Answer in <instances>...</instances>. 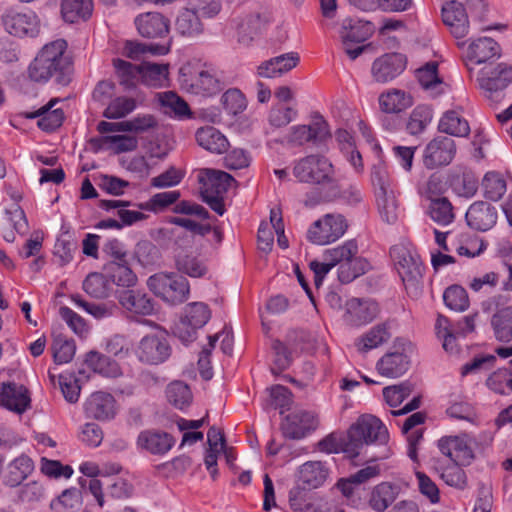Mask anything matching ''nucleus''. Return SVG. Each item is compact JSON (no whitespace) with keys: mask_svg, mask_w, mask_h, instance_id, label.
I'll list each match as a JSON object with an SVG mask.
<instances>
[{"mask_svg":"<svg viewBox=\"0 0 512 512\" xmlns=\"http://www.w3.org/2000/svg\"><path fill=\"white\" fill-rule=\"evenodd\" d=\"M67 42L57 39L45 44L28 66V77L36 83L45 84L54 80L66 86L71 81V60L66 55Z\"/></svg>","mask_w":512,"mask_h":512,"instance_id":"f257e3e1","label":"nucleus"},{"mask_svg":"<svg viewBox=\"0 0 512 512\" xmlns=\"http://www.w3.org/2000/svg\"><path fill=\"white\" fill-rule=\"evenodd\" d=\"M178 82L186 92L203 97L214 96L225 87L219 71L200 59L189 60L179 68Z\"/></svg>","mask_w":512,"mask_h":512,"instance_id":"f03ea898","label":"nucleus"},{"mask_svg":"<svg viewBox=\"0 0 512 512\" xmlns=\"http://www.w3.org/2000/svg\"><path fill=\"white\" fill-rule=\"evenodd\" d=\"M388 438V430L379 418L363 415L348 430L345 453L357 457L364 444H385Z\"/></svg>","mask_w":512,"mask_h":512,"instance_id":"7ed1b4c3","label":"nucleus"},{"mask_svg":"<svg viewBox=\"0 0 512 512\" xmlns=\"http://www.w3.org/2000/svg\"><path fill=\"white\" fill-rule=\"evenodd\" d=\"M481 310L489 315L494 338L503 343L512 341V303L507 294H494L481 302Z\"/></svg>","mask_w":512,"mask_h":512,"instance_id":"20e7f679","label":"nucleus"},{"mask_svg":"<svg viewBox=\"0 0 512 512\" xmlns=\"http://www.w3.org/2000/svg\"><path fill=\"white\" fill-rule=\"evenodd\" d=\"M293 174L302 183L330 184L333 188L337 187L334 167L321 155L312 154L295 161Z\"/></svg>","mask_w":512,"mask_h":512,"instance_id":"39448f33","label":"nucleus"},{"mask_svg":"<svg viewBox=\"0 0 512 512\" xmlns=\"http://www.w3.org/2000/svg\"><path fill=\"white\" fill-rule=\"evenodd\" d=\"M147 286L157 297L172 305L185 302L190 293L188 280L177 273H156L147 279Z\"/></svg>","mask_w":512,"mask_h":512,"instance_id":"423d86ee","label":"nucleus"},{"mask_svg":"<svg viewBox=\"0 0 512 512\" xmlns=\"http://www.w3.org/2000/svg\"><path fill=\"white\" fill-rule=\"evenodd\" d=\"M209 307L202 302L188 304L179 322L175 324L173 333L184 344L196 339L197 330L202 328L210 319Z\"/></svg>","mask_w":512,"mask_h":512,"instance_id":"0eeeda50","label":"nucleus"},{"mask_svg":"<svg viewBox=\"0 0 512 512\" xmlns=\"http://www.w3.org/2000/svg\"><path fill=\"white\" fill-rule=\"evenodd\" d=\"M348 228L341 214H326L315 221L307 231V239L317 245H327L341 238Z\"/></svg>","mask_w":512,"mask_h":512,"instance_id":"6e6552de","label":"nucleus"},{"mask_svg":"<svg viewBox=\"0 0 512 512\" xmlns=\"http://www.w3.org/2000/svg\"><path fill=\"white\" fill-rule=\"evenodd\" d=\"M171 353V348L164 331H157L145 335L136 349L140 362L148 365H158L165 362Z\"/></svg>","mask_w":512,"mask_h":512,"instance_id":"1a4fd4ad","label":"nucleus"},{"mask_svg":"<svg viewBox=\"0 0 512 512\" xmlns=\"http://www.w3.org/2000/svg\"><path fill=\"white\" fill-rule=\"evenodd\" d=\"M390 256L403 282L415 283L422 278L424 267L418 254L404 244L390 249Z\"/></svg>","mask_w":512,"mask_h":512,"instance_id":"9d476101","label":"nucleus"},{"mask_svg":"<svg viewBox=\"0 0 512 512\" xmlns=\"http://www.w3.org/2000/svg\"><path fill=\"white\" fill-rule=\"evenodd\" d=\"M6 32L15 37H36L40 32V20L33 11L20 12L9 9L1 17Z\"/></svg>","mask_w":512,"mask_h":512,"instance_id":"9b49d317","label":"nucleus"},{"mask_svg":"<svg viewBox=\"0 0 512 512\" xmlns=\"http://www.w3.org/2000/svg\"><path fill=\"white\" fill-rule=\"evenodd\" d=\"M330 137L331 134L327 122L319 116L311 125H296L291 127L285 137V141L293 146H303L308 142L319 145Z\"/></svg>","mask_w":512,"mask_h":512,"instance_id":"f8f14e48","label":"nucleus"},{"mask_svg":"<svg viewBox=\"0 0 512 512\" xmlns=\"http://www.w3.org/2000/svg\"><path fill=\"white\" fill-rule=\"evenodd\" d=\"M0 407L22 415L31 408V395L28 388L14 381L0 383Z\"/></svg>","mask_w":512,"mask_h":512,"instance_id":"ddd939ff","label":"nucleus"},{"mask_svg":"<svg viewBox=\"0 0 512 512\" xmlns=\"http://www.w3.org/2000/svg\"><path fill=\"white\" fill-rule=\"evenodd\" d=\"M455 153V141L447 136H438L425 147L423 163L428 169L448 165L453 160Z\"/></svg>","mask_w":512,"mask_h":512,"instance_id":"4468645a","label":"nucleus"},{"mask_svg":"<svg viewBox=\"0 0 512 512\" xmlns=\"http://www.w3.org/2000/svg\"><path fill=\"white\" fill-rule=\"evenodd\" d=\"M477 80L486 96L493 99L495 93L504 90L512 82V66L499 63L495 67H484Z\"/></svg>","mask_w":512,"mask_h":512,"instance_id":"2eb2a0df","label":"nucleus"},{"mask_svg":"<svg viewBox=\"0 0 512 512\" xmlns=\"http://www.w3.org/2000/svg\"><path fill=\"white\" fill-rule=\"evenodd\" d=\"M406 57L401 53H386L374 60L371 67L373 79L387 83L398 77L406 68Z\"/></svg>","mask_w":512,"mask_h":512,"instance_id":"dca6fc26","label":"nucleus"},{"mask_svg":"<svg viewBox=\"0 0 512 512\" xmlns=\"http://www.w3.org/2000/svg\"><path fill=\"white\" fill-rule=\"evenodd\" d=\"M138 33L148 39L167 38L170 33V21L160 12H145L134 19Z\"/></svg>","mask_w":512,"mask_h":512,"instance_id":"f3484780","label":"nucleus"},{"mask_svg":"<svg viewBox=\"0 0 512 512\" xmlns=\"http://www.w3.org/2000/svg\"><path fill=\"white\" fill-rule=\"evenodd\" d=\"M175 438L168 432L158 429H146L139 433L136 445L139 450L151 455L162 456L175 445Z\"/></svg>","mask_w":512,"mask_h":512,"instance_id":"a211bd4d","label":"nucleus"},{"mask_svg":"<svg viewBox=\"0 0 512 512\" xmlns=\"http://www.w3.org/2000/svg\"><path fill=\"white\" fill-rule=\"evenodd\" d=\"M317 425V418L312 412L296 411L286 416L281 429L284 437L299 440L314 431Z\"/></svg>","mask_w":512,"mask_h":512,"instance_id":"6ab92c4d","label":"nucleus"},{"mask_svg":"<svg viewBox=\"0 0 512 512\" xmlns=\"http://www.w3.org/2000/svg\"><path fill=\"white\" fill-rule=\"evenodd\" d=\"M470 228L485 232L497 223L498 211L495 206L485 201H476L470 205L465 215Z\"/></svg>","mask_w":512,"mask_h":512,"instance_id":"aec40b11","label":"nucleus"},{"mask_svg":"<svg viewBox=\"0 0 512 512\" xmlns=\"http://www.w3.org/2000/svg\"><path fill=\"white\" fill-rule=\"evenodd\" d=\"M442 454L458 465H469L474 459L473 450L466 437L446 436L438 441Z\"/></svg>","mask_w":512,"mask_h":512,"instance_id":"412c9836","label":"nucleus"},{"mask_svg":"<svg viewBox=\"0 0 512 512\" xmlns=\"http://www.w3.org/2000/svg\"><path fill=\"white\" fill-rule=\"evenodd\" d=\"M444 24L456 39L464 38L469 32V20L462 3L455 0L447 2L442 7Z\"/></svg>","mask_w":512,"mask_h":512,"instance_id":"4be33fe9","label":"nucleus"},{"mask_svg":"<svg viewBox=\"0 0 512 512\" xmlns=\"http://www.w3.org/2000/svg\"><path fill=\"white\" fill-rule=\"evenodd\" d=\"M118 300L120 305L129 313L140 316H150L156 311V302L147 293L140 290L122 291Z\"/></svg>","mask_w":512,"mask_h":512,"instance_id":"5701e85b","label":"nucleus"},{"mask_svg":"<svg viewBox=\"0 0 512 512\" xmlns=\"http://www.w3.org/2000/svg\"><path fill=\"white\" fill-rule=\"evenodd\" d=\"M300 61L296 52L285 53L263 61L257 66L256 74L262 78H277L295 68Z\"/></svg>","mask_w":512,"mask_h":512,"instance_id":"b1692460","label":"nucleus"},{"mask_svg":"<svg viewBox=\"0 0 512 512\" xmlns=\"http://www.w3.org/2000/svg\"><path fill=\"white\" fill-rule=\"evenodd\" d=\"M500 55V46L494 39L480 37L469 44L465 64L468 69L471 70L472 68L469 66L470 63L479 65L493 58H499Z\"/></svg>","mask_w":512,"mask_h":512,"instance_id":"393cba45","label":"nucleus"},{"mask_svg":"<svg viewBox=\"0 0 512 512\" xmlns=\"http://www.w3.org/2000/svg\"><path fill=\"white\" fill-rule=\"evenodd\" d=\"M378 314V305L371 300L352 298L346 302L345 319L353 326L370 323Z\"/></svg>","mask_w":512,"mask_h":512,"instance_id":"a878e982","label":"nucleus"},{"mask_svg":"<svg viewBox=\"0 0 512 512\" xmlns=\"http://www.w3.org/2000/svg\"><path fill=\"white\" fill-rule=\"evenodd\" d=\"M204 177L200 178L202 183L201 195L224 196L235 179L228 173L220 170L204 169Z\"/></svg>","mask_w":512,"mask_h":512,"instance_id":"bb28decb","label":"nucleus"},{"mask_svg":"<svg viewBox=\"0 0 512 512\" xmlns=\"http://www.w3.org/2000/svg\"><path fill=\"white\" fill-rule=\"evenodd\" d=\"M58 99H51L46 105L34 112H25V118H39L38 127L43 131H54L59 128L64 120V112L60 108L53 109Z\"/></svg>","mask_w":512,"mask_h":512,"instance_id":"cd10ccee","label":"nucleus"},{"mask_svg":"<svg viewBox=\"0 0 512 512\" xmlns=\"http://www.w3.org/2000/svg\"><path fill=\"white\" fill-rule=\"evenodd\" d=\"M410 367L409 357L402 352H389L383 355L376 364L380 375L397 378L405 374Z\"/></svg>","mask_w":512,"mask_h":512,"instance_id":"c85d7f7f","label":"nucleus"},{"mask_svg":"<svg viewBox=\"0 0 512 512\" xmlns=\"http://www.w3.org/2000/svg\"><path fill=\"white\" fill-rule=\"evenodd\" d=\"M267 19L259 12L250 13L237 24V39L244 46H249L261 33Z\"/></svg>","mask_w":512,"mask_h":512,"instance_id":"c756f323","label":"nucleus"},{"mask_svg":"<svg viewBox=\"0 0 512 512\" xmlns=\"http://www.w3.org/2000/svg\"><path fill=\"white\" fill-rule=\"evenodd\" d=\"M114 398L105 392L93 393L85 403V412L89 417L107 420L114 417Z\"/></svg>","mask_w":512,"mask_h":512,"instance_id":"7c9ffc66","label":"nucleus"},{"mask_svg":"<svg viewBox=\"0 0 512 512\" xmlns=\"http://www.w3.org/2000/svg\"><path fill=\"white\" fill-rule=\"evenodd\" d=\"M373 31L374 27L369 21L364 22L359 19L345 18L342 21L340 37L342 43H348V41L361 43L367 40L373 34Z\"/></svg>","mask_w":512,"mask_h":512,"instance_id":"2f4dec72","label":"nucleus"},{"mask_svg":"<svg viewBox=\"0 0 512 512\" xmlns=\"http://www.w3.org/2000/svg\"><path fill=\"white\" fill-rule=\"evenodd\" d=\"M328 476V469L321 461H308L299 470V483L303 489H315L321 486Z\"/></svg>","mask_w":512,"mask_h":512,"instance_id":"473e14b6","label":"nucleus"},{"mask_svg":"<svg viewBox=\"0 0 512 512\" xmlns=\"http://www.w3.org/2000/svg\"><path fill=\"white\" fill-rule=\"evenodd\" d=\"M398 494V486L390 482H381L372 489L368 504L372 510L384 512L396 500Z\"/></svg>","mask_w":512,"mask_h":512,"instance_id":"72a5a7b5","label":"nucleus"},{"mask_svg":"<svg viewBox=\"0 0 512 512\" xmlns=\"http://www.w3.org/2000/svg\"><path fill=\"white\" fill-rule=\"evenodd\" d=\"M34 463L27 455H20L7 465L4 484L9 487L19 486L33 472Z\"/></svg>","mask_w":512,"mask_h":512,"instance_id":"f704fd0d","label":"nucleus"},{"mask_svg":"<svg viewBox=\"0 0 512 512\" xmlns=\"http://www.w3.org/2000/svg\"><path fill=\"white\" fill-rule=\"evenodd\" d=\"M196 140L202 148L216 154L226 152L229 146L226 137L212 126L199 128L196 132Z\"/></svg>","mask_w":512,"mask_h":512,"instance_id":"c9c22d12","label":"nucleus"},{"mask_svg":"<svg viewBox=\"0 0 512 512\" xmlns=\"http://www.w3.org/2000/svg\"><path fill=\"white\" fill-rule=\"evenodd\" d=\"M85 363L95 373L104 377L116 378L122 375L121 368L115 360L97 351H90L86 355Z\"/></svg>","mask_w":512,"mask_h":512,"instance_id":"e433bc0d","label":"nucleus"},{"mask_svg":"<svg viewBox=\"0 0 512 512\" xmlns=\"http://www.w3.org/2000/svg\"><path fill=\"white\" fill-rule=\"evenodd\" d=\"M438 129L442 133L456 137H466L470 133L468 121L455 110L446 111L442 115Z\"/></svg>","mask_w":512,"mask_h":512,"instance_id":"4c0bfd02","label":"nucleus"},{"mask_svg":"<svg viewBox=\"0 0 512 512\" xmlns=\"http://www.w3.org/2000/svg\"><path fill=\"white\" fill-rule=\"evenodd\" d=\"M391 337L386 324H378L359 337L355 346L359 352L365 353L386 343Z\"/></svg>","mask_w":512,"mask_h":512,"instance_id":"58836bf2","label":"nucleus"},{"mask_svg":"<svg viewBox=\"0 0 512 512\" xmlns=\"http://www.w3.org/2000/svg\"><path fill=\"white\" fill-rule=\"evenodd\" d=\"M93 10L91 0H62L61 13L63 19L68 23H75L79 20L88 19Z\"/></svg>","mask_w":512,"mask_h":512,"instance_id":"ea45409f","label":"nucleus"},{"mask_svg":"<svg viewBox=\"0 0 512 512\" xmlns=\"http://www.w3.org/2000/svg\"><path fill=\"white\" fill-rule=\"evenodd\" d=\"M375 197L381 219L388 224L395 223L399 213L395 189L376 192Z\"/></svg>","mask_w":512,"mask_h":512,"instance_id":"a19ab883","label":"nucleus"},{"mask_svg":"<svg viewBox=\"0 0 512 512\" xmlns=\"http://www.w3.org/2000/svg\"><path fill=\"white\" fill-rule=\"evenodd\" d=\"M370 268L371 266L367 259L355 255L338 267V279L341 283H350L368 272Z\"/></svg>","mask_w":512,"mask_h":512,"instance_id":"79ce46f5","label":"nucleus"},{"mask_svg":"<svg viewBox=\"0 0 512 512\" xmlns=\"http://www.w3.org/2000/svg\"><path fill=\"white\" fill-rule=\"evenodd\" d=\"M168 69V64L143 62L141 64L140 78L147 86L163 87L168 81Z\"/></svg>","mask_w":512,"mask_h":512,"instance_id":"37998d69","label":"nucleus"},{"mask_svg":"<svg viewBox=\"0 0 512 512\" xmlns=\"http://www.w3.org/2000/svg\"><path fill=\"white\" fill-rule=\"evenodd\" d=\"M104 270L113 283L118 286L131 287L137 282V276L128 266L127 260L122 262H108Z\"/></svg>","mask_w":512,"mask_h":512,"instance_id":"c03bdc74","label":"nucleus"},{"mask_svg":"<svg viewBox=\"0 0 512 512\" xmlns=\"http://www.w3.org/2000/svg\"><path fill=\"white\" fill-rule=\"evenodd\" d=\"M176 31L182 36L195 37L202 33L203 25L196 11L183 9L175 21Z\"/></svg>","mask_w":512,"mask_h":512,"instance_id":"a18cd8bd","label":"nucleus"},{"mask_svg":"<svg viewBox=\"0 0 512 512\" xmlns=\"http://www.w3.org/2000/svg\"><path fill=\"white\" fill-rule=\"evenodd\" d=\"M159 101L166 115L179 119L191 115L187 102L172 91L161 93Z\"/></svg>","mask_w":512,"mask_h":512,"instance_id":"49530a36","label":"nucleus"},{"mask_svg":"<svg viewBox=\"0 0 512 512\" xmlns=\"http://www.w3.org/2000/svg\"><path fill=\"white\" fill-rule=\"evenodd\" d=\"M128 205L130 202L122 200H101L99 202V207L106 211L117 209V215L121 220L120 224L123 226H130L146 218L142 212L126 209Z\"/></svg>","mask_w":512,"mask_h":512,"instance_id":"de8ad7c7","label":"nucleus"},{"mask_svg":"<svg viewBox=\"0 0 512 512\" xmlns=\"http://www.w3.org/2000/svg\"><path fill=\"white\" fill-rule=\"evenodd\" d=\"M382 111L386 113H398L411 106V97L401 90H392L379 97Z\"/></svg>","mask_w":512,"mask_h":512,"instance_id":"09e8293b","label":"nucleus"},{"mask_svg":"<svg viewBox=\"0 0 512 512\" xmlns=\"http://www.w3.org/2000/svg\"><path fill=\"white\" fill-rule=\"evenodd\" d=\"M484 197L492 201L500 200L506 192L505 179L497 172H487L482 180Z\"/></svg>","mask_w":512,"mask_h":512,"instance_id":"8fccbe9b","label":"nucleus"},{"mask_svg":"<svg viewBox=\"0 0 512 512\" xmlns=\"http://www.w3.org/2000/svg\"><path fill=\"white\" fill-rule=\"evenodd\" d=\"M113 65L120 83L126 89H130L136 86L138 78L141 74V64L134 65L122 59H115L113 60Z\"/></svg>","mask_w":512,"mask_h":512,"instance_id":"3c124183","label":"nucleus"},{"mask_svg":"<svg viewBox=\"0 0 512 512\" xmlns=\"http://www.w3.org/2000/svg\"><path fill=\"white\" fill-rule=\"evenodd\" d=\"M358 254V245L355 240H348L335 248L327 249L323 253L326 261H331L334 267L348 261L351 257Z\"/></svg>","mask_w":512,"mask_h":512,"instance_id":"603ef678","label":"nucleus"},{"mask_svg":"<svg viewBox=\"0 0 512 512\" xmlns=\"http://www.w3.org/2000/svg\"><path fill=\"white\" fill-rule=\"evenodd\" d=\"M433 118V111L429 106H417L411 113L407 123V130L412 135H417L423 132L426 127L431 123Z\"/></svg>","mask_w":512,"mask_h":512,"instance_id":"864d4df0","label":"nucleus"},{"mask_svg":"<svg viewBox=\"0 0 512 512\" xmlns=\"http://www.w3.org/2000/svg\"><path fill=\"white\" fill-rule=\"evenodd\" d=\"M429 214L433 221L440 225H448L454 219L453 207L447 198L431 200Z\"/></svg>","mask_w":512,"mask_h":512,"instance_id":"5fc2aeb1","label":"nucleus"},{"mask_svg":"<svg viewBox=\"0 0 512 512\" xmlns=\"http://www.w3.org/2000/svg\"><path fill=\"white\" fill-rule=\"evenodd\" d=\"M437 70L438 64L436 62H429L416 71V77L423 89L435 90V93L439 94L440 91L437 88L442 85V80L439 78Z\"/></svg>","mask_w":512,"mask_h":512,"instance_id":"6e6d98bb","label":"nucleus"},{"mask_svg":"<svg viewBox=\"0 0 512 512\" xmlns=\"http://www.w3.org/2000/svg\"><path fill=\"white\" fill-rule=\"evenodd\" d=\"M445 305L454 311H465L469 307V298L466 290L459 285L448 287L443 294Z\"/></svg>","mask_w":512,"mask_h":512,"instance_id":"4d7b16f0","label":"nucleus"},{"mask_svg":"<svg viewBox=\"0 0 512 512\" xmlns=\"http://www.w3.org/2000/svg\"><path fill=\"white\" fill-rule=\"evenodd\" d=\"M83 289L93 298H106L109 295V282L102 274L91 273L84 280Z\"/></svg>","mask_w":512,"mask_h":512,"instance_id":"13d9d810","label":"nucleus"},{"mask_svg":"<svg viewBox=\"0 0 512 512\" xmlns=\"http://www.w3.org/2000/svg\"><path fill=\"white\" fill-rule=\"evenodd\" d=\"M176 267L190 277H202L207 271L203 262L191 254H179L176 257Z\"/></svg>","mask_w":512,"mask_h":512,"instance_id":"bf43d9fd","label":"nucleus"},{"mask_svg":"<svg viewBox=\"0 0 512 512\" xmlns=\"http://www.w3.org/2000/svg\"><path fill=\"white\" fill-rule=\"evenodd\" d=\"M136 101L130 97H117L104 110L103 116L108 119H120L133 112Z\"/></svg>","mask_w":512,"mask_h":512,"instance_id":"052dcab7","label":"nucleus"},{"mask_svg":"<svg viewBox=\"0 0 512 512\" xmlns=\"http://www.w3.org/2000/svg\"><path fill=\"white\" fill-rule=\"evenodd\" d=\"M166 396L168 401L179 409L188 405L192 399L189 386L181 381H175L169 384L166 390Z\"/></svg>","mask_w":512,"mask_h":512,"instance_id":"680f3d73","label":"nucleus"},{"mask_svg":"<svg viewBox=\"0 0 512 512\" xmlns=\"http://www.w3.org/2000/svg\"><path fill=\"white\" fill-rule=\"evenodd\" d=\"M414 390V385L408 381H404L397 385L385 387L383 396L387 404L391 407L400 405Z\"/></svg>","mask_w":512,"mask_h":512,"instance_id":"e2e57ef3","label":"nucleus"},{"mask_svg":"<svg viewBox=\"0 0 512 512\" xmlns=\"http://www.w3.org/2000/svg\"><path fill=\"white\" fill-rule=\"evenodd\" d=\"M272 350L274 352V360L271 371L273 374L278 375L291 365V352L280 340H274L272 342Z\"/></svg>","mask_w":512,"mask_h":512,"instance_id":"0e129e2a","label":"nucleus"},{"mask_svg":"<svg viewBox=\"0 0 512 512\" xmlns=\"http://www.w3.org/2000/svg\"><path fill=\"white\" fill-rule=\"evenodd\" d=\"M454 191L462 197L471 198L478 190V179L471 172H464L454 179L452 183Z\"/></svg>","mask_w":512,"mask_h":512,"instance_id":"69168bd1","label":"nucleus"},{"mask_svg":"<svg viewBox=\"0 0 512 512\" xmlns=\"http://www.w3.org/2000/svg\"><path fill=\"white\" fill-rule=\"evenodd\" d=\"M456 463L442 468L440 471L441 479L449 486L458 489H464L467 486V477L464 470Z\"/></svg>","mask_w":512,"mask_h":512,"instance_id":"338daca9","label":"nucleus"},{"mask_svg":"<svg viewBox=\"0 0 512 512\" xmlns=\"http://www.w3.org/2000/svg\"><path fill=\"white\" fill-rule=\"evenodd\" d=\"M221 102L229 114L237 115L246 109V99L236 88L228 89L221 97Z\"/></svg>","mask_w":512,"mask_h":512,"instance_id":"774afa93","label":"nucleus"}]
</instances>
